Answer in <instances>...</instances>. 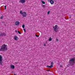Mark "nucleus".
Instances as JSON below:
<instances>
[{
    "mask_svg": "<svg viewBox=\"0 0 75 75\" xmlns=\"http://www.w3.org/2000/svg\"><path fill=\"white\" fill-rule=\"evenodd\" d=\"M0 51H7V45L6 44H3L1 47L0 49Z\"/></svg>",
    "mask_w": 75,
    "mask_h": 75,
    "instance_id": "f257e3e1",
    "label": "nucleus"
},
{
    "mask_svg": "<svg viewBox=\"0 0 75 75\" xmlns=\"http://www.w3.org/2000/svg\"><path fill=\"white\" fill-rule=\"evenodd\" d=\"M20 14L22 15L23 17H26L27 16V14L26 12H23L22 11H20Z\"/></svg>",
    "mask_w": 75,
    "mask_h": 75,
    "instance_id": "f03ea898",
    "label": "nucleus"
},
{
    "mask_svg": "<svg viewBox=\"0 0 75 75\" xmlns=\"http://www.w3.org/2000/svg\"><path fill=\"white\" fill-rule=\"evenodd\" d=\"M74 61H75V59H74V58L71 59H70V65H74V64H75V62H74Z\"/></svg>",
    "mask_w": 75,
    "mask_h": 75,
    "instance_id": "7ed1b4c3",
    "label": "nucleus"
},
{
    "mask_svg": "<svg viewBox=\"0 0 75 75\" xmlns=\"http://www.w3.org/2000/svg\"><path fill=\"white\" fill-rule=\"evenodd\" d=\"M53 30H54V31H55L56 33L58 32V29H59L58 27V25H56L54 26H53Z\"/></svg>",
    "mask_w": 75,
    "mask_h": 75,
    "instance_id": "20e7f679",
    "label": "nucleus"
},
{
    "mask_svg": "<svg viewBox=\"0 0 75 75\" xmlns=\"http://www.w3.org/2000/svg\"><path fill=\"white\" fill-rule=\"evenodd\" d=\"M3 60V57L1 56V55H0V65H3V64H2V61Z\"/></svg>",
    "mask_w": 75,
    "mask_h": 75,
    "instance_id": "39448f33",
    "label": "nucleus"
},
{
    "mask_svg": "<svg viewBox=\"0 0 75 75\" xmlns=\"http://www.w3.org/2000/svg\"><path fill=\"white\" fill-rule=\"evenodd\" d=\"M19 24H20V22H19V21H16L15 22V25L18 26V25Z\"/></svg>",
    "mask_w": 75,
    "mask_h": 75,
    "instance_id": "423d86ee",
    "label": "nucleus"
},
{
    "mask_svg": "<svg viewBox=\"0 0 75 75\" xmlns=\"http://www.w3.org/2000/svg\"><path fill=\"white\" fill-rule=\"evenodd\" d=\"M13 39L14 40H16V41H17L18 40V38L17 36H15L13 37Z\"/></svg>",
    "mask_w": 75,
    "mask_h": 75,
    "instance_id": "0eeeda50",
    "label": "nucleus"
},
{
    "mask_svg": "<svg viewBox=\"0 0 75 75\" xmlns=\"http://www.w3.org/2000/svg\"><path fill=\"white\" fill-rule=\"evenodd\" d=\"M19 3H24L25 2V0H19Z\"/></svg>",
    "mask_w": 75,
    "mask_h": 75,
    "instance_id": "6e6552de",
    "label": "nucleus"
},
{
    "mask_svg": "<svg viewBox=\"0 0 75 75\" xmlns=\"http://www.w3.org/2000/svg\"><path fill=\"white\" fill-rule=\"evenodd\" d=\"M53 67V65L52 64H51L50 66H49L48 65H47V68H52Z\"/></svg>",
    "mask_w": 75,
    "mask_h": 75,
    "instance_id": "1a4fd4ad",
    "label": "nucleus"
},
{
    "mask_svg": "<svg viewBox=\"0 0 75 75\" xmlns=\"http://www.w3.org/2000/svg\"><path fill=\"white\" fill-rule=\"evenodd\" d=\"M10 67L12 68V69H14L15 68V67H14V66L13 65H11L10 66Z\"/></svg>",
    "mask_w": 75,
    "mask_h": 75,
    "instance_id": "9d476101",
    "label": "nucleus"
},
{
    "mask_svg": "<svg viewBox=\"0 0 75 75\" xmlns=\"http://www.w3.org/2000/svg\"><path fill=\"white\" fill-rule=\"evenodd\" d=\"M50 3L51 4H54V1L52 0L50 2Z\"/></svg>",
    "mask_w": 75,
    "mask_h": 75,
    "instance_id": "9b49d317",
    "label": "nucleus"
},
{
    "mask_svg": "<svg viewBox=\"0 0 75 75\" xmlns=\"http://www.w3.org/2000/svg\"><path fill=\"white\" fill-rule=\"evenodd\" d=\"M3 33H1L0 35V37H3Z\"/></svg>",
    "mask_w": 75,
    "mask_h": 75,
    "instance_id": "f8f14e48",
    "label": "nucleus"
},
{
    "mask_svg": "<svg viewBox=\"0 0 75 75\" xmlns=\"http://www.w3.org/2000/svg\"><path fill=\"white\" fill-rule=\"evenodd\" d=\"M41 2L42 3V4H45V3L44 1H41Z\"/></svg>",
    "mask_w": 75,
    "mask_h": 75,
    "instance_id": "ddd939ff",
    "label": "nucleus"
},
{
    "mask_svg": "<svg viewBox=\"0 0 75 75\" xmlns=\"http://www.w3.org/2000/svg\"><path fill=\"white\" fill-rule=\"evenodd\" d=\"M4 17V16H1V17L0 18V19H2L3 18V17Z\"/></svg>",
    "mask_w": 75,
    "mask_h": 75,
    "instance_id": "4468645a",
    "label": "nucleus"
},
{
    "mask_svg": "<svg viewBox=\"0 0 75 75\" xmlns=\"http://www.w3.org/2000/svg\"><path fill=\"white\" fill-rule=\"evenodd\" d=\"M25 25H22V27L23 28H24L25 27Z\"/></svg>",
    "mask_w": 75,
    "mask_h": 75,
    "instance_id": "2eb2a0df",
    "label": "nucleus"
},
{
    "mask_svg": "<svg viewBox=\"0 0 75 75\" xmlns=\"http://www.w3.org/2000/svg\"><path fill=\"white\" fill-rule=\"evenodd\" d=\"M3 35H4V36H6V34L4 33H3Z\"/></svg>",
    "mask_w": 75,
    "mask_h": 75,
    "instance_id": "dca6fc26",
    "label": "nucleus"
},
{
    "mask_svg": "<svg viewBox=\"0 0 75 75\" xmlns=\"http://www.w3.org/2000/svg\"><path fill=\"white\" fill-rule=\"evenodd\" d=\"M51 40H52V38H50L49 39V41H51Z\"/></svg>",
    "mask_w": 75,
    "mask_h": 75,
    "instance_id": "f3484780",
    "label": "nucleus"
},
{
    "mask_svg": "<svg viewBox=\"0 0 75 75\" xmlns=\"http://www.w3.org/2000/svg\"><path fill=\"white\" fill-rule=\"evenodd\" d=\"M49 14H50V11H48L47 13L48 15Z\"/></svg>",
    "mask_w": 75,
    "mask_h": 75,
    "instance_id": "a211bd4d",
    "label": "nucleus"
},
{
    "mask_svg": "<svg viewBox=\"0 0 75 75\" xmlns=\"http://www.w3.org/2000/svg\"><path fill=\"white\" fill-rule=\"evenodd\" d=\"M42 7H45V5H42Z\"/></svg>",
    "mask_w": 75,
    "mask_h": 75,
    "instance_id": "6ab92c4d",
    "label": "nucleus"
},
{
    "mask_svg": "<svg viewBox=\"0 0 75 75\" xmlns=\"http://www.w3.org/2000/svg\"><path fill=\"white\" fill-rule=\"evenodd\" d=\"M56 41H57V42H58V39H57H57H56Z\"/></svg>",
    "mask_w": 75,
    "mask_h": 75,
    "instance_id": "aec40b11",
    "label": "nucleus"
},
{
    "mask_svg": "<svg viewBox=\"0 0 75 75\" xmlns=\"http://www.w3.org/2000/svg\"><path fill=\"white\" fill-rule=\"evenodd\" d=\"M45 47V46H46V44H44L43 45Z\"/></svg>",
    "mask_w": 75,
    "mask_h": 75,
    "instance_id": "412c9836",
    "label": "nucleus"
},
{
    "mask_svg": "<svg viewBox=\"0 0 75 75\" xmlns=\"http://www.w3.org/2000/svg\"><path fill=\"white\" fill-rule=\"evenodd\" d=\"M5 10H6V6H5Z\"/></svg>",
    "mask_w": 75,
    "mask_h": 75,
    "instance_id": "4be33fe9",
    "label": "nucleus"
},
{
    "mask_svg": "<svg viewBox=\"0 0 75 75\" xmlns=\"http://www.w3.org/2000/svg\"><path fill=\"white\" fill-rule=\"evenodd\" d=\"M52 0H48V1H49V2H50V1H51Z\"/></svg>",
    "mask_w": 75,
    "mask_h": 75,
    "instance_id": "5701e85b",
    "label": "nucleus"
},
{
    "mask_svg": "<svg viewBox=\"0 0 75 75\" xmlns=\"http://www.w3.org/2000/svg\"><path fill=\"white\" fill-rule=\"evenodd\" d=\"M23 30H24V32H25V29H23Z\"/></svg>",
    "mask_w": 75,
    "mask_h": 75,
    "instance_id": "b1692460",
    "label": "nucleus"
},
{
    "mask_svg": "<svg viewBox=\"0 0 75 75\" xmlns=\"http://www.w3.org/2000/svg\"><path fill=\"white\" fill-rule=\"evenodd\" d=\"M18 33H19V34H21V33L20 32H19V31H18Z\"/></svg>",
    "mask_w": 75,
    "mask_h": 75,
    "instance_id": "393cba45",
    "label": "nucleus"
},
{
    "mask_svg": "<svg viewBox=\"0 0 75 75\" xmlns=\"http://www.w3.org/2000/svg\"><path fill=\"white\" fill-rule=\"evenodd\" d=\"M36 37H39V36H37V35H36Z\"/></svg>",
    "mask_w": 75,
    "mask_h": 75,
    "instance_id": "a878e982",
    "label": "nucleus"
},
{
    "mask_svg": "<svg viewBox=\"0 0 75 75\" xmlns=\"http://www.w3.org/2000/svg\"><path fill=\"white\" fill-rule=\"evenodd\" d=\"M51 65H53V62H51Z\"/></svg>",
    "mask_w": 75,
    "mask_h": 75,
    "instance_id": "bb28decb",
    "label": "nucleus"
},
{
    "mask_svg": "<svg viewBox=\"0 0 75 75\" xmlns=\"http://www.w3.org/2000/svg\"><path fill=\"white\" fill-rule=\"evenodd\" d=\"M15 32H16V33H17V30H15Z\"/></svg>",
    "mask_w": 75,
    "mask_h": 75,
    "instance_id": "cd10ccee",
    "label": "nucleus"
},
{
    "mask_svg": "<svg viewBox=\"0 0 75 75\" xmlns=\"http://www.w3.org/2000/svg\"><path fill=\"white\" fill-rule=\"evenodd\" d=\"M2 23H4V22H2Z\"/></svg>",
    "mask_w": 75,
    "mask_h": 75,
    "instance_id": "c85d7f7f",
    "label": "nucleus"
},
{
    "mask_svg": "<svg viewBox=\"0 0 75 75\" xmlns=\"http://www.w3.org/2000/svg\"><path fill=\"white\" fill-rule=\"evenodd\" d=\"M47 72H49V71H50V70H48V71L47 70Z\"/></svg>",
    "mask_w": 75,
    "mask_h": 75,
    "instance_id": "c756f323",
    "label": "nucleus"
}]
</instances>
